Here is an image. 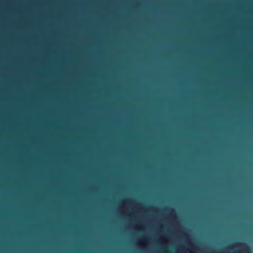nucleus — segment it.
<instances>
[{"label":"nucleus","instance_id":"obj_1","mask_svg":"<svg viewBox=\"0 0 253 253\" xmlns=\"http://www.w3.org/2000/svg\"><path fill=\"white\" fill-rule=\"evenodd\" d=\"M241 244L245 246V247L246 248L245 251L247 253H251V252L250 251V247L248 246V245L245 243H241Z\"/></svg>","mask_w":253,"mask_h":253}]
</instances>
